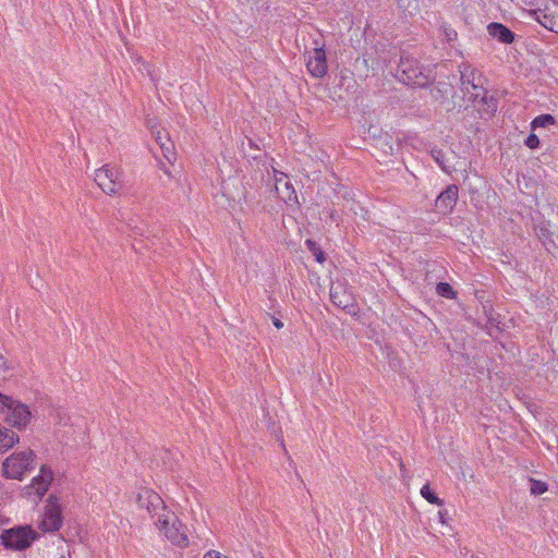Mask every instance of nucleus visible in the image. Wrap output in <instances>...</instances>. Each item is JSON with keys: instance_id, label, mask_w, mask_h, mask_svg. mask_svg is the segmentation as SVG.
I'll return each mask as SVG.
<instances>
[{"instance_id": "obj_1", "label": "nucleus", "mask_w": 558, "mask_h": 558, "mask_svg": "<svg viewBox=\"0 0 558 558\" xmlns=\"http://www.w3.org/2000/svg\"><path fill=\"white\" fill-rule=\"evenodd\" d=\"M138 505L150 513L156 526L169 542L180 548L189 546L186 529L157 493L145 490L138 494Z\"/></svg>"}, {"instance_id": "obj_2", "label": "nucleus", "mask_w": 558, "mask_h": 558, "mask_svg": "<svg viewBox=\"0 0 558 558\" xmlns=\"http://www.w3.org/2000/svg\"><path fill=\"white\" fill-rule=\"evenodd\" d=\"M461 89L465 96L474 104L486 105L487 113H493L497 109L496 100L487 97V90L482 85L481 73L469 63L460 65Z\"/></svg>"}, {"instance_id": "obj_3", "label": "nucleus", "mask_w": 558, "mask_h": 558, "mask_svg": "<svg viewBox=\"0 0 558 558\" xmlns=\"http://www.w3.org/2000/svg\"><path fill=\"white\" fill-rule=\"evenodd\" d=\"M397 77L403 84L424 87L434 80V70L429 64L424 65L418 60L405 56L400 59Z\"/></svg>"}, {"instance_id": "obj_4", "label": "nucleus", "mask_w": 558, "mask_h": 558, "mask_svg": "<svg viewBox=\"0 0 558 558\" xmlns=\"http://www.w3.org/2000/svg\"><path fill=\"white\" fill-rule=\"evenodd\" d=\"M35 468V453L31 449L13 452L2 463V474L7 478L22 481Z\"/></svg>"}, {"instance_id": "obj_5", "label": "nucleus", "mask_w": 558, "mask_h": 558, "mask_svg": "<svg viewBox=\"0 0 558 558\" xmlns=\"http://www.w3.org/2000/svg\"><path fill=\"white\" fill-rule=\"evenodd\" d=\"M38 538L37 532L31 525L15 526L4 530L1 535V544L12 550H25Z\"/></svg>"}, {"instance_id": "obj_6", "label": "nucleus", "mask_w": 558, "mask_h": 558, "mask_svg": "<svg viewBox=\"0 0 558 558\" xmlns=\"http://www.w3.org/2000/svg\"><path fill=\"white\" fill-rule=\"evenodd\" d=\"M0 414L10 425L23 428L31 420V411L27 405L12 400L0 393Z\"/></svg>"}, {"instance_id": "obj_7", "label": "nucleus", "mask_w": 558, "mask_h": 558, "mask_svg": "<svg viewBox=\"0 0 558 558\" xmlns=\"http://www.w3.org/2000/svg\"><path fill=\"white\" fill-rule=\"evenodd\" d=\"M95 182L108 195H117L123 189V175L120 168L105 165L95 172Z\"/></svg>"}, {"instance_id": "obj_8", "label": "nucleus", "mask_w": 558, "mask_h": 558, "mask_svg": "<svg viewBox=\"0 0 558 558\" xmlns=\"http://www.w3.org/2000/svg\"><path fill=\"white\" fill-rule=\"evenodd\" d=\"M62 526V509L56 496H49L44 508V513L38 522V529L43 532H56Z\"/></svg>"}, {"instance_id": "obj_9", "label": "nucleus", "mask_w": 558, "mask_h": 558, "mask_svg": "<svg viewBox=\"0 0 558 558\" xmlns=\"http://www.w3.org/2000/svg\"><path fill=\"white\" fill-rule=\"evenodd\" d=\"M533 13L541 25L558 34V2L556 0H538Z\"/></svg>"}, {"instance_id": "obj_10", "label": "nucleus", "mask_w": 558, "mask_h": 558, "mask_svg": "<svg viewBox=\"0 0 558 558\" xmlns=\"http://www.w3.org/2000/svg\"><path fill=\"white\" fill-rule=\"evenodd\" d=\"M53 480V472L47 465H41L39 474L32 480V483L25 487L27 497L33 498L35 502L40 500L48 492Z\"/></svg>"}, {"instance_id": "obj_11", "label": "nucleus", "mask_w": 558, "mask_h": 558, "mask_svg": "<svg viewBox=\"0 0 558 558\" xmlns=\"http://www.w3.org/2000/svg\"><path fill=\"white\" fill-rule=\"evenodd\" d=\"M306 68L314 77H323L328 70L326 53L322 47H315L307 53Z\"/></svg>"}, {"instance_id": "obj_12", "label": "nucleus", "mask_w": 558, "mask_h": 558, "mask_svg": "<svg viewBox=\"0 0 558 558\" xmlns=\"http://www.w3.org/2000/svg\"><path fill=\"white\" fill-rule=\"evenodd\" d=\"M275 190L278 196L286 203L296 201V193L288 175L277 169H274Z\"/></svg>"}, {"instance_id": "obj_13", "label": "nucleus", "mask_w": 558, "mask_h": 558, "mask_svg": "<svg viewBox=\"0 0 558 558\" xmlns=\"http://www.w3.org/2000/svg\"><path fill=\"white\" fill-rule=\"evenodd\" d=\"M330 300L331 302L342 308L352 312L354 308V298L341 283L331 284L330 287Z\"/></svg>"}, {"instance_id": "obj_14", "label": "nucleus", "mask_w": 558, "mask_h": 558, "mask_svg": "<svg viewBox=\"0 0 558 558\" xmlns=\"http://www.w3.org/2000/svg\"><path fill=\"white\" fill-rule=\"evenodd\" d=\"M458 187L456 185L448 186L436 199V206L441 211H450L457 204Z\"/></svg>"}, {"instance_id": "obj_15", "label": "nucleus", "mask_w": 558, "mask_h": 558, "mask_svg": "<svg viewBox=\"0 0 558 558\" xmlns=\"http://www.w3.org/2000/svg\"><path fill=\"white\" fill-rule=\"evenodd\" d=\"M488 34L502 44H511L514 39L513 33L500 23H490L487 26Z\"/></svg>"}, {"instance_id": "obj_16", "label": "nucleus", "mask_w": 558, "mask_h": 558, "mask_svg": "<svg viewBox=\"0 0 558 558\" xmlns=\"http://www.w3.org/2000/svg\"><path fill=\"white\" fill-rule=\"evenodd\" d=\"M19 442V436L7 427L0 426V451H7Z\"/></svg>"}, {"instance_id": "obj_17", "label": "nucleus", "mask_w": 558, "mask_h": 558, "mask_svg": "<svg viewBox=\"0 0 558 558\" xmlns=\"http://www.w3.org/2000/svg\"><path fill=\"white\" fill-rule=\"evenodd\" d=\"M451 85L446 82H437L430 89L433 98L436 100L444 98L451 92Z\"/></svg>"}, {"instance_id": "obj_18", "label": "nucleus", "mask_w": 558, "mask_h": 558, "mask_svg": "<svg viewBox=\"0 0 558 558\" xmlns=\"http://www.w3.org/2000/svg\"><path fill=\"white\" fill-rule=\"evenodd\" d=\"M421 496L426 499L429 504L442 506V499L438 498L437 495L430 489L428 484L423 485L421 488Z\"/></svg>"}, {"instance_id": "obj_19", "label": "nucleus", "mask_w": 558, "mask_h": 558, "mask_svg": "<svg viewBox=\"0 0 558 558\" xmlns=\"http://www.w3.org/2000/svg\"><path fill=\"white\" fill-rule=\"evenodd\" d=\"M305 245L308 248V251L312 252V254L315 256V259L318 263L322 264L325 262V254H324L323 250L319 247V245L314 240L307 239L305 241Z\"/></svg>"}, {"instance_id": "obj_20", "label": "nucleus", "mask_w": 558, "mask_h": 558, "mask_svg": "<svg viewBox=\"0 0 558 558\" xmlns=\"http://www.w3.org/2000/svg\"><path fill=\"white\" fill-rule=\"evenodd\" d=\"M436 292L438 295L450 300L456 299L457 296L456 291L447 282H439L436 287Z\"/></svg>"}, {"instance_id": "obj_21", "label": "nucleus", "mask_w": 558, "mask_h": 558, "mask_svg": "<svg viewBox=\"0 0 558 558\" xmlns=\"http://www.w3.org/2000/svg\"><path fill=\"white\" fill-rule=\"evenodd\" d=\"M554 123L555 119L551 114H541L532 121L531 126L532 129L546 128L548 125H553Z\"/></svg>"}, {"instance_id": "obj_22", "label": "nucleus", "mask_w": 558, "mask_h": 558, "mask_svg": "<svg viewBox=\"0 0 558 558\" xmlns=\"http://www.w3.org/2000/svg\"><path fill=\"white\" fill-rule=\"evenodd\" d=\"M161 151L168 161L171 162L174 159L175 154L173 151V144L170 140H167V143H161Z\"/></svg>"}, {"instance_id": "obj_23", "label": "nucleus", "mask_w": 558, "mask_h": 558, "mask_svg": "<svg viewBox=\"0 0 558 558\" xmlns=\"http://www.w3.org/2000/svg\"><path fill=\"white\" fill-rule=\"evenodd\" d=\"M547 490V485L544 482L532 480L531 493L533 495H542Z\"/></svg>"}, {"instance_id": "obj_24", "label": "nucleus", "mask_w": 558, "mask_h": 558, "mask_svg": "<svg viewBox=\"0 0 558 558\" xmlns=\"http://www.w3.org/2000/svg\"><path fill=\"white\" fill-rule=\"evenodd\" d=\"M525 145L531 149H535L539 145V140L535 134H530L525 140Z\"/></svg>"}, {"instance_id": "obj_25", "label": "nucleus", "mask_w": 558, "mask_h": 558, "mask_svg": "<svg viewBox=\"0 0 558 558\" xmlns=\"http://www.w3.org/2000/svg\"><path fill=\"white\" fill-rule=\"evenodd\" d=\"M155 138L157 144L161 147V143H167V140H170L166 132L157 131L155 134Z\"/></svg>"}, {"instance_id": "obj_26", "label": "nucleus", "mask_w": 558, "mask_h": 558, "mask_svg": "<svg viewBox=\"0 0 558 558\" xmlns=\"http://www.w3.org/2000/svg\"><path fill=\"white\" fill-rule=\"evenodd\" d=\"M445 37L447 41H453L457 38V32L452 28H445L444 29Z\"/></svg>"}, {"instance_id": "obj_27", "label": "nucleus", "mask_w": 558, "mask_h": 558, "mask_svg": "<svg viewBox=\"0 0 558 558\" xmlns=\"http://www.w3.org/2000/svg\"><path fill=\"white\" fill-rule=\"evenodd\" d=\"M203 558H229L217 550L207 551Z\"/></svg>"}, {"instance_id": "obj_28", "label": "nucleus", "mask_w": 558, "mask_h": 558, "mask_svg": "<svg viewBox=\"0 0 558 558\" xmlns=\"http://www.w3.org/2000/svg\"><path fill=\"white\" fill-rule=\"evenodd\" d=\"M446 515H447V510H440L438 512V517H439V521L445 524L446 523Z\"/></svg>"}, {"instance_id": "obj_29", "label": "nucleus", "mask_w": 558, "mask_h": 558, "mask_svg": "<svg viewBox=\"0 0 558 558\" xmlns=\"http://www.w3.org/2000/svg\"><path fill=\"white\" fill-rule=\"evenodd\" d=\"M272 323L277 329H280L283 327V323L278 318H272Z\"/></svg>"}]
</instances>
